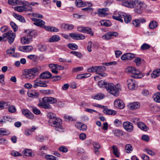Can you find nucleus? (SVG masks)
Listing matches in <instances>:
<instances>
[{"label": "nucleus", "instance_id": "bf43d9fd", "mask_svg": "<svg viewBox=\"0 0 160 160\" xmlns=\"http://www.w3.org/2000/svg\"><path fill=\"white\" fill-rule=\"evenodd\" d=\"M33 49V47L31 46H25V51L26 52H29Z\"/></svg>", "mask_w": 160, "mask_h": 160}, {"label": "nucleus", "instance_id": "09e8293b", "mask_svg": "<svg viewBox=\"0 0 160 160\" xmlns=\"http://www.w3.org/2000/svg\"><path fill=\"white\" fill-rule=\"evenodd\" d=\"M103 38L106 39H112L110 32L106 33V34L103 36Z\"/></svg>", "mask_w": 160, "mask_h": 160}, {"label": "nucleus", "instance_id": "0e129e2a", "mask_svg": "<svg viewBox=\"0 0 160 160\" xmlns=\"http://www.w3.org/2000/svg\"><path fill=\"white\" fill-rule=\"evenodd\" d=\"M145 150L147 153L153 156L155 154V153L153 152L150 149H146Z\"/></svg>", "mask_w": 160, "mask_h": 160}, {"label": "nucleus", "instance_id": "338daca9", "mask_svg": "<svg viewBox=\"0 0 160 160\" xmlns=\"http://www.w3.org/2000/svg\"><path fill=\"white\" fill-rule=\"evenodd\" d=\"M93 145L94 147L96 149H98L101 147L100 144L96 142H93Z\"/></svg>", "mask_w": 160, "mask_h": 160}, {"label": "nucleus", "instance_id": "9d476101", "mask_svg": "<svg viewBox=\"0 0 160 160\" xmlns=\"http://www.w3.org/2000/svg\"><path fill=\"white\" fill-rule=\"evenodd\" d=\"M124 128L128 132H131L133 128V124L129 122H125L123 123Z\"/></svg>", "mask_w": 160, "mask_h": 160}, {"label": "nucleus", "instance_id": "ea45409f", "mask_svg": "<svg viewBox=\"0 0 160 160\" xmlns=\"http://www.w3.org/2000/svg\"><path fill=\"white\" fill-rule=\"evenodd\" d=\"M22 152L24 155L28 157H31L32 156V152L30 149H26L24 150Z\"/></svg>", "mask_w": 160, "mask_h": 160}, {"label": "nucleus", "instance_id": "ddd939ff", "mask_svg": "<svg viewBox=\"0 0 160 160\" xmlns=\"http://www.w3.org/2000/svg\"><path fill=\"white\" fill-rule=\"evenodd\" d=\"M22 113L24 115L30 119H32L34 118L33 114L29 110L22 109Z\"/></svg>", "mask_w": 160, "mask_h": 160}, {"label": "nucleus", "instance_id": "1a4fd4ad", "mask_svg": "<svg viewBox=\"0 0 160 160\" xmlns=\"http://www.w3.org/2000/svg\"><path fill=\"white\" fill-rule=\"evenodd\" d=\"M2 36L4 38H7L8 40H14L16 37V34L12 32V31L9 30L7 32L4 33Z\"/></svg>", "mask_w": 160, "mask_h": 160}, {"label": "nucleus", "instance_id": "3c124183", "mask_svg": "<svg viewBox=\"0 0 160 160\" xmlns=\"http://www.w3.org/2000/svg\"><path fill=\"white\" fill-rule=\"evenodd\" d=\"M15 48L8 49L6 51L7 54L8 55H11L13 54L15 52Z\"/></svg>", "mask_w": 160, "mask_h": 160}, {"label": "nucleus", "instance_id": "e2e57ef3", "mask_svg": "<svg viewBox=\"0 0 160 160\" xmlns=\"http://www.w3.org/2000/svg\"><path fill=\"white\" fill-rule=\"evenodd\" d=\"M83 69L82 67H78L73 68L72 69V71L74 72H77L82 71Z\"/></svg>", "mask_w": 160, "mask_h": 160}, {"label": "nucleus", "instance_id": "774afa93", "mask_svg": "<svg viewBox=\"0 0 160 160\" xmlns=\"http://www.w3.org/2000/svg\"><path fill=\"white\" fill-rule=\"evenodd\" d=\"M28 58L31 60H34L36 59L37 58V56L35 55H30L28 56Z\"/></svg>", "mask_w": 160, "mask_h": 160}, {"label": "nucleus", "instance_id": "423d86ee", "mask_svg": "<svg viewBox=\"0 0 160 160\" xmlns=\"http://www.w3.org/2000/svg\"><path fill=\"white\" fill-rule=\"evenodd\" d=\"M137 0H127L121 2L122 6L130 8H135Z\"/></svg>", "mask_w": 160, "mask_h": 160}, {"label": "nucleus", "instance_id": "4be33fe9", "mask_svg": "<svg viewBox=\"0 0 160 160\" xmlns=\"http://www.w3.org/2000/svg\"><path fill=\"white\" fill-rule=\"evenodd\" d=\"M128 107L131 109H137L140 108V104L138 102H134L130 103Z\"/></svg>", "mask_w": 160, "mask_h": 160}, {"label": "nucleus", "instance_id": "4d7b16f0", "mask_svg": "<svg viewBox=\"0 0 160 160\" xmlns=\"http://www.w3.org/2000/svg\"><path fill=\"white\" fill-rule=\"evenodd\" d=\"M96 66L92 67L88 69V71L89 72H96Z\"/></svg>", "mask_w": 160, "mask_h": 160}, {"label": "nucleus", "instance_id": "a19ab883", "mask_svg": "<svg viewBox=\"0 0 160 160\" xmlns=\"http://www.w3.org/2000/svg\"><path fill=\"white\" fill-rule=\"evenodd\" d=\"M38 47L39 50L41 52L45 51L47 49V47L46 46L42 44H38Z\"/></svg>", "mask_w": 160, "mask_h": 160}, {"label": "nucleus", "instance_id": "72a5a7b5", "mask_svg": "<svg viewBox=\"0 0 160 160\" xmlns=\"http://www.w3.org/2000/svg\"><path fill=\"white\" fill-rule=\"evenodd\" d=\"M100 23L102 26H104L106 27H109L110 26L112 23L109 21L106 20H103L100 22Z\"/></svg>", "mask_w": 160, "mask_h": 160}, {"label": "nucleus", "instance_id": "a211bd4d", "mask_svg": "<svg viewBox=\"0 0 160 160\" xmlns=\"http://www.w3.org/2000/svg\"><path fill=\"white\" fill-rule=\"evenodd\" d=\"M108 10V8H106L102 9H99L98 10V15L101 17H104L108 14L107 12Z\"/></svg>", "mask_w": 160, "mask_h": 160}, {"label": "nucleus", "instance_id": "b1692460", "mask_svg": "<svg viewBox=\"0 0 160 160\" xmlns=\"http://www.w3.org/2000/svg\"><path fill=\"white\" fill-rule=\"evenodd\" d=\"M75 4L78 7H84L87 6L86 3L81 0H76Z\"/></svg>", "mask_w": 160, "mask_h": 160}, {"label": "nucleus", "instance_id": "7c9ffc66", "mask_svg": "<svg viewBox=\"0 0 160 160\" xmlns=\"http://www.w3.org/2000/svg\"><path fill=\"white\" fill-rule=\"evenodd\" d=\"M113 149V154L117 157H119L120 156V153L117 147L115 145L113 146L112 147Z\"/></svg>", "mask_w": 160, "mask_h": 160}, {"label": "nucleus", "instance_id": "e433bc0d", "mask_svg": "<svg viewBox=\"0 0 160 160\" xmlns=\"http://www.w3.org/2000/svg\"><path fill=\"white\" fill-rule=\"evenodd\" d=\"M104 97V95L102 93L98 94L96 95L92 96V98L94 99L97 100H100L102 99Z\"/></svg>", "mask_w": 160, "mask_h": 160}, {"label": "nucleus", "instance_id": "37998d69", "mask_svg": "<svg viewBox=\"0 0 160 160\" xmlns=\"http://www.w3.org/2000/svg\"><path fill=\"white\" fill-rule=\"evenodd\" d=\"M68 46L70 48L73 50H76L78 48V46L74 43H69L68 44Z\"/></svg>", "mask_w": 160, "mask_h": 160}, {"label": "nucleus", "instance_id": "f3484780", "mask_svg": "<svg viewBox=\"0 0 160 160\" xmlns=\"http://www.w3.org/2000/svg\"><path fill=\"white\" fill-rule=\"evenodd\" d=\"M61 28L65 30H70L74 28V26L72 24H62L61 26Z\"/></svg>", "mask_w": 160, "mask_h": 160}, {"label": "nucleus", "instance_id": "473e14b6", "mask_svg": "<svg viewBox=\"0 0 160 160\" xmlns=\"http://www.w3.org/2000/svg\"><path fill=\"white\" fill-rule=\"evenodd\" d=\"M39 95V93L37 92H34L28 93V96L29 97L34 98H38Z\"/></svg>", "mask_w": 160, "mask_h": 160}, {"label": "nucleus", "instance_id": "5701e85b", "mask_svg": "<svg viewBox=\"0 0 160 160\" xmlns=\"http://www.w3.org/2000/svg\"><path fill=\"white\" fill-rule=\"evenodd\" d=\"M160 69H156L153 71L151 74V76L152 78H155L158 77L160 75Z\"/></svg>", "mask_w": 160, "mask_h": 160}, {"label": "nucleus", "instance_id": "cd10ccee", "mask_svg": "<svg viewBox=\"0 0 160 160\" xmlns=\"http://www.w3.org/2000/svg\"><path fill=\"white\" fill-rule=\"evenodd\" d=\"M28 73L30 72L32 73V74L34 75V76H35L38 74V72L39 71V69L35 67L32 68L30 69H28Z\"/></svg>", "mask_w": 160, "mask_h": 160}, {"label": "nucleus", "instance_id": "4468645a", "mask_svg": "<svg viewBox=\"0 0 160 160\" xmlns=\"http://www.w3.org/2000/svg\"><path fill=\"white\" fill-rule=\"evenodd\" d=\"M128 88L131 90L135 89L136 85L134 80L133 79H129L128 80Z\"/></svg>", "mask_w": 160, "mask_h": 160}, {"label": "nucleus", "instance_id": "a18cd8bd", "mask_svg": "<svg viewBox=\"0 0 160 160\" xmlns=\"http://www.w3.org/2000/svg\"><path fill=\"white\" fill-rule=\"evenodd\" d=\"M151 46L149 44L144 43L141 46V48L142 50H144L149 49Z\"/></svg>", "mask_w": 160, "mask_h": 160}, {"label": "nucleus", "instance_id": "603ef678", "mask_svg": "<svg viewBox=\"0 0 160 160\" xmlns=\"http://www.w3.org/2000/svg\"><path fill=\"white\" fill-rule=\"evenodd\" d=\"M132 24L136 27H138L140 26V23L138 19H136L132 21Z\"/></svg>", "mask_w": 160, "mask_h": 160}, {"label": "nucleus", "instance_id": "bb28decb", "mask_svg": "<svg viewBox=\"0 0 160 160\" xmlns=\"http://www.w3.org/2000/svg\"><path fill=\"white\" fill-rule=\"evenodd\" d=\"M138 128L142 130L147 131L148 129V128L142 122H140L138 123Z\"/></svg>", "mask_w": 160, "mask_h": 160}, {"label": "nucleus", "instance_id": "f03ea898", "mask_svg": "<svg viewBox=\"0 0 160 160\" xmlns=\"http://www.w3.org/2000/svg\"><path fill=\"white\" fill-rule=\"evenodd\" d=\"M105 88L107 91L115 96H117L119 94L120 88H117L113 83H109L105 84Z\"/></svg>", "mask_w": 160, "mask_h": 160}, {"label": "nucleus", "instance_id": "864d4df0", "mask_svg": "<svg viewBox=\"0 0 160 160\" xmlns=\"http://www.w3.org/2000/svg\"><path fill=\"white\" fill-rule=\"evenodd\" d=\"M126 54L128 60L131 59L135 57V55L134 54L128 53H126Z\"/></svg>", "mask_w": 160, "mask_h": 160}, {"label": "nucleus", "instance_id": "58836bf2", "mask_svg": "<svg viewBox=\"0 0 160 160\" xmlns=\"http://www.w3.org/2000/svg\"><path fill=\"white\" fill-rule=\"evenodd\" d=\"M125 149L127 153H129L131 151H132V146L129 144H126L125 147Z\"/></svg>", "mask_w": 160, "mask_h": 160}, {"label": "nucleus", "instance_id": "aec40b11", "mask_svg": "<svg viewBox=\"0 0 160 160\" xmlns=\"http://www.w3.org/2000/svg\"><path fill=\"white\" fill-rule=\"evenodd\" d=\"M103 112L104 113L108 115H114L117 113L115 111L107 108H104L103 110Z\"/></svg>", "mask_w": 160, "mask_h": 160}, {"label": "nucleus", "instance_id": "6e6552de", "mask_svg": "<svg viewBox=\"0 0 160 160\" xmlns=\"http://www.w3.org/2000/svg\"><path fill=\"white\" fill-rule=\"evenodd\" d=\"M35 83L33 85V88H36L38 87H46L47 86L46 81H42L39 79H37L34 81Z\"/></svg>", "mask_w": 160, "mask_h": 160}, {"label": "nucleus", "instance_id": "0eeeda50", "mask_svg": "<svg viewBox=\"0 0 160 160\" xmlns=\"http://www.w3.org/2000/svg\"><path fill=\"white\" fill-rule=\"evenodd\" d=\"M126 15V13L123 12H115L112 16V18L115 20L123 22V18Z\"/></svg>", "mask_w": 160, "mask_h": 160}, {"label": "nucleus", "instance_id": "c03bdc74", "mask_svg": "<svg viewBox=\"0 0 160 160\" xmlns=\"http://www.w3.org/2000/svg\"><path fill=\"white\" fill-rule=\"evenodd\" d=\"M45 158L48 160H57V158L51 155H46Z\"/></svg>", "mask_w": 160, "mask_h": 160}, {"label": "nucleus", "instance_id": "c756f323", "mask_svg": "<svg viewBox=\"0 0 160 160\" xmlns=\"http://www.w3.org/2000/svg\"><path fill=\"white\" fill-rule=\"evenodd\" d=\"M153 98L156 102L160 103V92H157L154 94Z\"/></svg>", "mask_w": 160, "mask_h": 160}, {"label": "nucleus", "instance_id": "49530a36", "mask_svg": "<svg viewBox=\"0 0 160 160\" xmlns=\"http://www.w3.org/2000/svg\"><path fill=\"white\" fill-rule=\"evenodd\" d=\"M47 116L49 118L48 121L49 123L50 122V120L51 119H53L54 118H55L56 117L55 115L52 112H49L48 113Z\"/></svg>", "mask_w": 160, "mask_h": 160}, {"label": "nucleus", "instance_id": "f8f14e48", "mask_svg": "<svg viewBox=\"0 0 160 160\" xmlns=\"http://www.w3.org/2000/svg\"><path fill=\"white\" fill-rule=\"evenodd\" d=\"M70 37L72 39H76L77 40L84 39L85 38V36L82 34L71 33H69V34Z\"/></svg>", "mask_w": 160, "mask_h": 160}, {"label": "nucleus", "instance_id": "c9c22d12", "mask_svg": "<svg viewBox=\"0 0 160 160\" xmlns=\"http://www.w3.org/2000/svg\"><path fill=\"white\" fill-rule=\"evenodd\" d=\"M124 22L126 23H129L131 20L132 17L131 16L127 14L126 13V15H125L123 18Z\"/></svg>", "mask_w": 160, "mask_h": 160}, {"label": "nucleus", "instance_id": "2eb2a0df", "mask_svg": "<svg viewBox=\"0 0 160 160\" xmlns=\"http://www.w3.org/2000/svg\"><path fill=\"white\" fill-rule=\"evenodd\" d=\"M51 73L48 71H46L41 73L39 75V77L41 79H47L50 78L51 77Z\"/></svg>", "mask_w": 160, "mask_h": 160}, {"label": "nucleus", "instance_id": "39448f33", "mask_svg": "<svg viewBox=\"0 0 160 160\" xmlns=\"http://www.w3.org/2000/svg\"><path fill=\"white\" fill-rule=\"evenodd\" d=\"M51 126L55 128L56 130L59 129H62V122L61 120L59 118L56 117L53 119H51L49 122Z\"/></svg>", "mask_w": 160, "mask_h": 160}, {"label": "nucleus", "instance_id": "680f3d73", "mask_svg": "<svg viewBox=\"0 0 160 160\" xmlns=\"http://www.w3.org/2000/svg\"><path fill=\"white\" fill-rule=\"evenodd\" d=\"M59 150L60 151L66 152L68 151V149L64 146H61L59 147Z\"/></svg>", "mask_w": 160, "mask_h": 160}, {"label": "nucleus", "instance_id": "6ab92c4d", "mask_svg": "<svg viewBox=\"0 0 160 160\" xmlns=\"http://www.w3.org/2000/svg\"><path fill=\"white\" fill-rule=\"evenodd\" d=\"M158 24L156 21L152 20L150 21L148 25V28L150 29H156L158 26Z\"/></svg>", "mask_w": 160, "mask_h": 160}, {"label": "nucleus", "instance_id": "9b49d317", "mask_svg": "<svg viewBox=\"0 0 160 160\" xmlns=\"http://www.w3.org/2000/svg\"><path fill=\"white\" fill-rule=\"evenodd\" d=\"M114 105L117 108L122 109L124 108L125 104L121 99H117L114 102Z\"/></svg>", "mask_w": 160, "mask_h": 160}, {"label": "nucleus", "instance_id": "a878e982", "mask_svg": "<svg viewBox=\"0 0 160 160\" xmlns=\"http://www.w3.org/2000/svg\"><path fill=\"white\" fill-rule=\"evenodd\" d=\"M112 132L115 136L118 137H120L123 135L122 132L121 130L118 129L112 130Z\"/></svg>", "mask_w": 160, "mask_h": 160}, {"label": "nucleus", "instance_id": "13d9d810", "mask_svg": "<svg viewBox=\"0 0 160 160\" xmlns=\"http://www.w3.org/2000/svg\"><path fill=\"white\" fill-rule=\"evenodd\" d=\"M7 135L6 131L3 128H0V137Z\"/></svg>", "mask_w": 160, "mask_h": 160}, {"label": "nucleus", "instance_id": "4c0bfd02", "mask_svg": "<svg viewBox=\"0 0 160 160\" xmlns=\"http://www.w3.org/2000/svg\"><path fill=\"white\" fill-rule=\"evenodd\" d=\"M83 33L89 34L91 36H92L93 34V32H92L91 28L88 27H85Z\"/></svg>", "mask_w": 160, "mask_h": 160}, {"label": "nucleus", "instance_id": "f257e3e1", "mask_svg": "<svg viewBox=\"0 0 160 160\" xmlns=\"http://www.w3.org/2000/svg\"><path fill=\"white\" fill-rule=\"evenodd\" d=\"M42 102H41L40 99H39V102L38 104V106L45 109H50L51 108V106L49 103L53 104L57 102L56 98L50 97H44L42 98Z\"/></svg>", "mask_w": 160, "mask_h": 160}, {"label": "nucleus", "instance_id": "052dcab7", "mask_svg": "<svg viewBox=\"0 0 160 160\" xmlns=\"http://www.w3.org/2000/svg\"><path fill=\"white\" fill-rule=\"evenodd\" d=\"M60 38L58 35H54L52 36L49 40H60Z\"/></svg>", "mask_w": 160, "mask_h": 160}, {"label": "nucleus", "instance_id": "79ce46f5", "mask_svg": "<svg viewBox=\"0 0 160 160\" xmlns=\"http://www.w3.org/2000/svg\"><path fill=\"white\" fill-rule=\"evenodd\" d=\"M8 3L10 5L15 6L19 3V1L18 0H8Z\"/></svg>", "mask_w": 160, "mask_h": 160}, {"label": "nucleus", "instance_id": "5fc2aeb1", "mask_svg": "<svg viewBox=\"0 0 160 160\" xmlns=\"http://www.w3.org/2000/svg\"><path fill=\"white\" fill-rule=\"evenodd\" d=\"M8 111L11 113H14L16 112V109L15 107L13 106H11L9 107L8 108Z\"/></svg>", "mask_w": 160, "mask_h": 160}, {"label": "nucleus", "instance_id": "de8ad7c7", "mask_svg": "<svg viewBox=\"0 0 160 160\" xmlns=\"http://www.w3.org/2000/svg\"><path fill=\"white\" fill-rule=\"evenodd\" d=\"M10 24L13 29L14 32H16L18 30V26L17 25L13 22H11L10 23Z\"/></svg>", "mask_w": 160, "mask_h": 160}, {"label": "nucleus", "instance_id": "f704fd0d", "mask_svg": "<svg viewBox=\"0 0 160 160\" xmlns=\"http://www.w3.org/2000/svg\"><path fill=\"white\" fill-rule=\"evenodd\" d=\"M8 102H5L3 101L0 102V110L4 108H7L8 106Z\"/></svg>", "mask_w": 160, "mask_h": 160}, {"label": "nucleus", "instance_id": "2f4dec72", "mask_svg": "<svg viewBox=\"0 0 160 160\" xmlns=\"http://www.w3.org/2000/svg\"><path fill=\"white\" fill-rule=\"evenodd\" d=\"M28 70L26 69L24 70V74L26 75V78L28 79H31L33 78L35 76L34 75L32 74L30 72L28 73Z\"/></svg>", "mask_w": 160, "mask_h": 160}, {"label": "nucleus", "instance_id": "412c9836", "mask_svg": "<svg viewBox=\"0 0 160 160\" xmlns=\"http://www.w3.org/2000/svg\"><path fill=\"white\" fill-rule=\"evenodd\" d=\"M14 10L19 12L26 11L27 10L26 8V5L23 4L22 6H18L14 7Z\"/></svg>", "mask_w": 160, "mask_h": 160}, {"label": "nucleus", "instance_id": "dca6fc26", "mask_svg": "<svg viewBox=\"0 0 160 160\" xmlns=\"http://www.w3.org/2000/svg\"><path fill=\"white\" fill-rule=\"evenodd\" d=\"M75 126L76 128L80 130H86L87 128V127L86 125L80 122H77Z\"/></svg>", "mask_w": 160, "mask_h": 160}, {"label": "nucleus", "instance_id": "8fccbe9b", "mask_svg": "<svg viewBox=\"0 0 160 160\" xmlns=\"http://www.w3.org/2000/svg\"><path fill=\"white\" fill-rule=\"evenodd\" d=\"M64 118L65 120L66 121H73L74 120V119L72 117L67 115H64Z\"/></svg>", "mask_w": 160, "mask_h": 160}, {"label": "nucleus", "instance_id": "393cba45", "mask_svg": "<svg viewBox=\"0 0 160 160\" xmlns=\"http://www.w3.org/2000/svg\"><path fill=\"white\" fill-rule=\"evenodd\" d=\"M33 24L38 27H42L45 25V22L41 19H38L36 22H33Z\"/></svg>", "mask_w": 160, "mask_h": 160}, {"label": "nucleus", "instance_id": "69168bd1", "mask_svg": "<svg viewBox=\"0 0 160 160\" xmlns=\"http://www.w3.org/2000/svg\"><path fill=\"white\" fill-rule=\"evenodd\" d=\"M32 112L35 114L38 115L40 114V111L36 108H34L33 109Z\"/></svg>", "mask_w": 160, "mask_h": 160}, {"label": "nucleus", "instance_id": "7ed1b4c3", "mask_svg": "<svg viewBox=\"0 0 160 160\" xmlns=\"http://www.w3.org/2000/svg\"><path fill=\"white\" fill-rule=\"evenodd\" d=\"M125 72L131 74V77L134 78H141L144 76V74L139 70L132 67H129L125 69Z\"/></svg>", "mask_w": 160, "mask_h": 160}, {"label": "nucleus", "instance_id": "c85d7f7f", "mask_svg": "<svg viewBox=\"0 0 160 160\" xmlns=\"http://www.w3.org/2000/svg\"><path fill=\"white\" fill-rule=\"evenodd\" d=\"M13 15L19 21L21 22H25L26 21L24 17L20 15L16 14L15 13H13Z\"/></svg>", "mask_w": 160, "mask_h": 160}, {"label": "nucleus", "instance_id": "20e7f679", "mask_svg": "<svg viewBox=\"0 0 160 160\" xmlns=\"http://www.w3.org/2000/svg\"><path fill=\"white\" fill-rule=\"evenodd\" d=\"M147 8V5L144 1L137 0L134 12L138 14H141Z\"/></svg>", "mask_w": 160, "mask_h": 160}, {"label": "nucleus", "instance_id": "6e6d98bb", "mask_svg": "<svg viewBox=\"0 0 160 160\" xmlns=\"http://www.w3.org/2000/svg\"><path fill=\"white\" fill-rule=\"evenodd\" d=\"M134 62L137 66H139L141 64V59L139 58H137L134 60Z\"/></svg>", "mask_w": 160, "mask_h": 160}]
</instances>
